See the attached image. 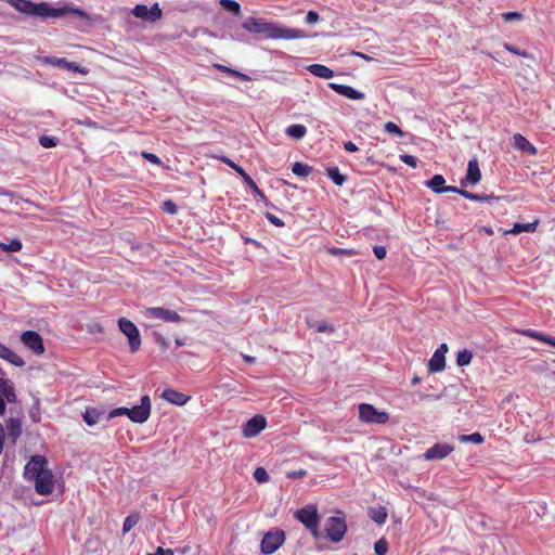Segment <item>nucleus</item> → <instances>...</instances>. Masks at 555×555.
Instances as JSON below:
<instances>
[{"label": "nucleus", "mask_w": 555, "mask_h": 555, "mask_svg": "<svg viewBox=\"0 0 555 555\" xmlns=\"http://www.w3.org/2000/svg\"><path fill=\"white\" fill-rule=\"evenodd\" d=\"M242 28L264 39H301L308 38L309 34L299 28H289L279 23L267 22L264 18L249 17Z\"/></svg>", "instance_id": "1"}, {"label": "nucleus", "mask_w": 555, "mask_h": 555, "mask_svg": "<svg viewBox=\"0 0 555 555\" xmlns=\"http://www.w3.org/2000/svg\"><path fill=\"white\" fill-rule=\"evenodd\" d=\"M8 2L18 12L30 16L57 18L67 14H74L82 18H88L87 13L81 9H73L69 7L53 8L47 2L34 3L29 0H8Z\"/></svg>", "instance_id": "2"}, {"label": "nucleus", "mask_w": 555, "mask_h": 555, "mask_svg": "<svg viewBox=\"0 0 555 555\" xmlns=\"http://www.w3.org/2000/svg\"><path fill=\"white\" fill-rule=\"evenodd\" d=\"M295 518L306 526L315 539L321 538L319 531V514L314 505H306L305 507L295 512Z\"/></svg>", "instance_id": "3"}, {"label": "nucleus", "mask_w": 555, "mask_h": 555, "mask_svg": "<svg viewBox=\"0 0 555 555\" xmlns=\"http://www.w3.org/2000/svg\"><path fill=\"white\" fill-rule=\"evenodd\" d=\"M119 330L128 337L131 352H137L141 347L140 332L137 325L126 318L118 320Z\"/></svg>", "instance_id": "4"}, {"label": "nucleus", "mask_w": 555, "mask_h": 555, "mask_svg": "<svg viewBox=\"0 0 555 555\" xmlns=\"http://www.w3.org/2000/svg\"><path fill=\"white\" fill-rule=\"evenodd\" d=\"M359 418L365 423L386 424L389 421V414L377 411L372 404L361 403L359 404Z\"/></svg>", "instance_id": "5"}, {"label": "nucleus", "mask_w": 555, "mask_h": 555, "mask_svg": "<svg viewBox=\"0 0 555 555\" xmlns=\"http://www.w3.org/2000/svg\"><path fill=\"white\" fill-rule=\"evenodd\" d=\"M347 531V525L341 517H330L325 524V532L328 540L332 542H339L343 540Z\"/></svg>", "instance_id": "6"}, {"label": "nucleus", "mask_w": 555, "mask_h": 555, "mask_svg": "<svg viewBox=\"0 0 555 555\" xmlns=\"http://www.w3.org/2000/svg\"><path fill=\"white\" fill-rule=\"evenodd\" d=\"M48 469L47 459L42 455H34L25 465L23 475L26 480L31 481Z\"/></svg>", "instance_id": "7"}, {"label": "nucleus", "mask_w": 555, "mask_h": 555, "mask_svg": "<svg viewBox=\"0 0 555 555\" xmlns=\"http://www.w3.org/2000/svg\"><path fill=\"white\" fill-rule=\"evenodd\" d=\"M285 533L283 530L269 531L261 540V552L266 555L274 553L284 542Z\"/></svg>", "instance_id": "8"}, {"label": "nucleus", "mask_w": 555, "mask_h": 555, "mask_svg": "<svg viewBox=\"0 0 555 555\" xmlns=\"http://www.w3.org/2000/svg\"><path fill=\"white\" fill-rule=\"evenodd\" d=\"M221 160L227 164L229 167L234 169L240 176L241 180H243L251 190L255 196H257L259 199L263 201L264 203L268 202L264 193L257 186L255 181L251 179V177L238 165H236L233 160L230 158L223 156L221 157Z\"/></svg>", "instance_id": "9"}, {"label": "nucleus", "mask_w": 555, "mask_h": 555, "mask_svg": "<svg viewBox=\"0 0 555 555\" xmlns=\"http://www.w3.org/2000/svg\"><path fill=\"white\" fill-rule=\"evenodd\" d=\"M151 415V399L149 396L141 398V403L129 410V418L134 423H145Z\"/></svg>", "instance_id": "10"}, {"label": "nucleus", "mask_w": 555, "mask_h": 555, "mask_svg": "<svg viewBox=\"0 0 555 555\" xmlns=\"http://www.w3.org/2000/svg\"><path fill=\"white\" fill-rule=\"evenodd\" d=\"M132 14L138 18L154 23L162 18L163 12L158 3H154L151 8L145 4H137L132 9Z\"/></svg>", "instance_id": "11"}, {"label": "nucleus", "mask_w": 555, "mask_h": 555, "mask_svg": "<svg viewBox=\"0 0 555 555\" xmlns=\"http://www.w3.org/2000/svg\"><path fill=\"white\" fill-rule=\"evenodd\" d=\"M35 483V490L40 495H49L54 489V477L50 469L43 472L31 480Z\"/></svg>", "instance_id": "12"}, {"label": "nucleus", "mask_w": 555, "mask_h": 555, "mask_svg": "<svg viewBox=\"0 0 555 555\" xmlns=\"http://www.w3.org/2000/svg\"><path fill=\"white\" fill-rule=\"evenodd\" d=\"M267 426V420L262 415H255L248 420L243 426V436L245 438H254L258 436Z\"/></svg>", "instance_id": "13"}, {"label": "nucleus", "mask_w": 555, "mask_h": 555, "mask_svg": "<svg viewBox=\"0 0 555 555\" xmlns=\"http://www.w3.org/2000/svg\"><path fill=\"white\" fill-rule=\"evenodd\" d=\"M21 340L34 353L41 354L44 351L42 337L35 331H26L22 334Z\"/></svg>", "instance_id": "14"}, {"label": "nucleus", "mask_w": 555, "mask_h": 555, "mask_svg": "<svg viewBox=\"0 0 555 555\" xmlns=\"http://www.w3.org/2000/svg\"><path fill=\"white\" fill-rule=\"evenodd\" d=\"M146 318L160 319L166 322L178 323L182 319L181 317L173 310H169L163 307H152L145 310Z\"/></svg>", "instance_id": "15"}, {"label": "nucleus", "mask_w": 555, "mask_h": 555, "mask_svg": "<svg viewBox=\"0 0 555 555\" xmlns=\"http://www.w3.org/2000/svg\"><path fill=\"white\" fill-rule=\"evenodd\" d=\"M454 447L449 443H435L433 447L426 450L423 454L426 461L442 460L447 457Z\"/></svg>", "instance_id": "16"}, {"label": "nucleus", "mask_w": 555, "mask_h": 555, "mask_svg": "<svg viewBox=\"0 0 555 555\" xmlns=\"http://www.w3.org/2000/svg\"><path fill=\"white\" fill-rule=\"evenodd\" d=\"M481 179V171L477 158L468 162L466 176L461 180V186L465 188L468 184L475 185Z\"/></svg>", "instance_id": "17"}, {"label": "nucleus", "mask_w": 555, "mask_h": 555, "mask_svg": "<svg viewBox=\"0 0 555 555\" xmlns=\"http://www.w3.org/2000/svg\"><path fill=\"white\" fill-rule=\"evenodd\" d=\"M328 87L339 95L346 96L351 100H363L365 98L363 92L358 91L350 86L330 82Z\"/></svg>", "instance_id": "18"}, {"label": "nucleus", "mask_w": 555, "mask_h": 555, "mask_svg": "<svg viewBox=\"0 0 555 555\" xmlns=\"http://www.w3.org/2000/svg\"><path fill=\"white\" fill-rule=\"evenodd\" d=\"M444 183L446 180L442 175H435L430 180L425 182L426 186L437 194L456 191V186H447Z\"/></svg>", "instance_id": "19"}, {"label": "nucleus", "mask_w": 555, "mask_h": 555, "mask_svg": "<svg viewBox=\"0 0 555 555\" xmlns=\"http://www.w3.org/2000/svg\"><path fill=\"white\" fill-rule=\"evenodd\" d=\"M44 62L49 63L53 66L60 67V68L68 69L74 73L87 74V70L85 68H82L79 64H77L75 62H68L66 59H56V57L46 56Z\"/></svg>", "instance_id": "20"}, {"label": "nucleus", "mask_w": 555, "mask_h": 555, "mask_svg": "<svg viewBox=\"0 0 555 555\" xmlns=\"http://www.w3.org/2000/svg\"><path fill=\"white\" fill-rule=\"evenodd\" d=\"M162 398L179 406L184 405L190 400V396H186L171 388L165 389L162 393Z\"/></svg>", "instance_id": "21"}, {"label": "nucleus", "mask_w": 555, "mask_h": 555, "mask_svg": "<svg viewBox=\"0 0 555 555\" xmlns=\"http://www.w3.org/2000/svg\"><path fill=\"white\" fill-rule=\"evenodd\" d=\"M514 147L518 151L526 152L530 155H537V147L531 144L522 134L516 133L513 137Z\"/></svg>", "instance_id": "22"}, {"label": "nucleus", "mask_w": 555, "mask_h": 555, "mask_svg": "<svg viewBox=\"0 0 555 555\" xmlns=\"http://www.w3.org/2000/svg\"><path fill=\"white\" fill-rule=\"evenodd\" d=\"M8 437L15 443L17 438L22 435V422L20 418L10 417L7 421Z\"/></svg>", "instance_id": "23"}, {"label": "nucleus", "mask_w": 555, "mask_h": 555, "mask_svg": "<svg viewBox=\"0 0 555 555\" xmlns=\"http://www.w3.org/2000/svg\"><path fill=\"white\" fill-rule=\"evenodd\" d=\"M446 367V357L440 352H434L428 362V372L437 373L443 371Z\"/></svg>", "instance_id": "24"}, {"label": "nucleus", "mask_w": 555, "mask_h": 555, "mask_svg": "<svg viewBox=\"0 0 555 555\" xmlns=\"http://www.w3.org/2000/svg\"><path fill=\"white\" fill-rule=\"evenodd\" d=\"M307 69L312 75L320 77V78H324V79H330L334 76V72L331 68H328L327 66L322 65V64L309 65Z\"/></svg>", "instance_id": "25"}, {"label": "nucleus", "mask_w": 555, "mask_h": 555, "mask_svg": "<svg viewBox=\"0 0 555 555\" xmlns=\"http://www.w3.org/2000/svg\"><path fill=\"white\" fill-rule=\"evenodd\" d=\"M519 333L524 336H528V337H531L533 339H537V340H540V341H543L550 346H553L555 347V337H552V336H547V335H544L538 331H533V330H522V331H519Z\"/></svg>", "instance_id": "26"}, {"label": "nucleus", "mask_w": 555, "mask_h": 555, "mask_svg": "<svg viewBox=\"0 0 555 555\" xmlns=\"http://www.w3.org/2000/svg\"><path fill=\"white\" fill-rule=\"evenodd\" d=\"M0 350H1L0 358L9 361L11 364H13L15 366H24L25 365V361L18 354H16L11 349H9L8 347L3 346L2 349H0Z\"/></svg>", "instance_id": "27"}, {"label": "nucleus", "mask_w": 555, "mask_h": 555, "mask_svg": "<svg viewBox=\"0 0 555 555\" xmlns=\"http://www.w3.org/2000/svg\"><path fill=\"white\" fill-rule=\"evenodd\" d=\"M285 133L295 140H301L307 133V128L304 125L294 124L285 129Z\"/></svg>", "instance_id": "28"}, {"label": "nucleus", "mask_w": 555, "mask_h": 555, "mask_svg": "<svg viewBox=\"0 0 555 555\" xmlns=\"http://www.w3.org/2000/svg\"><path fill=\"white\" fill-rule=\"evenodd\" d=\"M369 516L372 520H374L376 524L382 525L387 519V511L385 507H371L369 511Z\"/></svg>", "instance_id": "29"}, {"label": "nucleus", "mask_w": 555, "mask_h": 555, "mask_svg": "<svg viewBox=\"0 0 555 555\" xmlns=\"http://www.w3.org/2000/svg\"><path fill=\"white\" fill-rule=\"evenodd\" d=\"M539 224L538 220L529 223H515L513 228L508 231L512 234H519L521 232H534Z\"/></svg>", "instance_id": "30"}, {"label": "nucleus", "mask_w": 555, "mask_h": 555, "mask_svg": "<svg viewBox=\"0 0 555 555\" xmlns=\"http://www.w3.org/2000/svg\"><path fill=\"white\" fill-rule=\"evenodd\" d=\"M214 67L217 68L218 70L224 73V74H228V75H231L233 77H236L241 80H244V81H248L250 80L251 78L246 75V74H243L236 69H233L231 67H228L225 65H221V64H214Z\"/></svg>", "instance_id": "31"}, {"label": "nucleus", "mask_w": 555, "mask_h": 555, "mask_svg": "<svg viewBox=\"0 0 555 555\" xmlns=\"http://www.w3.org/2000/svg\"><path fill=\"white\" fill-rule=\"evenodd\" d=\"M307 324L309 327H315L317 332L319 333L333 334L335 332V327L324 321L315 322L311 319H307Z\"/></svg>", "instance_id": "32"}, {"label": "nucleus", "mask_w": 555, "mask_h": 555, "mask_svg": "<svg viewBox=\"0 0 555 555\" xmlns=\"http://www.w3.org/2000/svg\"><path fill=\"white\" fill-rule=\"evenodd\" d=\"M103 415L102 412H99L96 409H87L86 412L82 414L83 421L89 426H94L99 423L100 417Z\"/></svg>", "instance_id": "33"}, {"label": "nucleus", "mask_w": 555, "mask_h": 555, "mask_svg": "<svg viewBox=\"0 0 555 555\" xmlns=\"http://www.w3.org/2000/svg\"><path fill=\"white\" fill-rule=\"evenodd\" d=\"M221 8L235 16H241V5L234 0H220Z\"/></svg>", "instance_id": "34"}, {"label": "nucleus", "mask_w": 555, "mask_h": 555, "mask_svg": "<svg viewBox=\"0 0 555 555\" xmlns=\"http://www.w3.org/2000/svg\"><path fill=\"white\" fill-rule=\"evenodd\" d=\"M327 176L336 185H343L346 182V176L340 173L337 167L327 168Z\"/></svg>", "instance_id": "35"}, {"label": "nucleus", "mask_w": 555, "mask_h": 555, "mask_svg": "<svg viewBox=\"0 0 555 555\" xmlns=\"http://www.w3.org/2000/svg\"><path fill=\"white\" fill-rule=\"evenodd\" d=\"M292 171L298 177H307L312 172V167L300 162H296L292 167Z\"/></svg>", "instance_id": "36"}, {"label": "nucleus", "mask_w": 555, "mask_h": 555, "mask_svg": "<svg viewBox=\"0 0 555 555\" xmlns=\"http://www.w3.org/2000/svg\"><path fill=\"white\" fill-rule=\"evenodd\" d=\"M472 359L473 353L467 349H463L457 352L456 363L459 366H466L470 363Z\"/></svg>", "instance_id": "37"}, {"label": "nucleus", "mask_w": 555, "mask_h": 555, "mask_svg": "<svg viewBox=\"0 0 555 555\" xmlns=\"http://www.w3.org/2000/svg\"><path fill=\"white\" fill-rule=\"evenodd\" d=\"M139 519L140 517L138 514H130L127 516L122 525V531L129 532L139 522Z\"/></svg>", "instance_id": "38"}, {"label": "nucleus", "mask_w": 555, "mask_h": 555, "mask_svg": "<svg viewBox=\"0 0 555 555\" xmlns=\"http://www.w3.org/2000/svg\"><path fill=\"white\" fill-rule=\"evenodd\" d=\"M459 439L461 442H472L475 444H480L483 442V437L479 433H474L470 435H461Z\"/></svg>", "instance_id": "39"}, {"label": "nucleus", "mask_w": 555, "mask_h": 555, "mask_svg": "<svg viewBox=\"0 0 555 555\" xmlns=\"http://www.w3.org/2000/svg\"><path fill=\"white\" fill-rule=\"evenodd\" d=\"M1 396L4 399V401L7 400L10 403H14L17 401V396L12 384L3 389Z\"/></svg>", "instance_id": "40"}, {"label": "nucleus", "mask_w": 555, "mask_h": 555, "mask_svg": "<svg viewBox=\"0 0 555 555\" xmlns=\"http://www.w3.org/2000/svg\"><path fill=\"white\" fill-rule=\"evenodd\" d=\"M384 128H385V131L389 134L397 135V137L404 135V132L400 129V127L392 121L386 122Z\"/></svg>", "instance_id": "41"}, {"label": "nucleus", "mask_w": 555, "mask_h": 555, "mask_svg": "<svg viewBox=\"0 0 555 555\" xmlns=\"http://www.w3.org/2000/svg\"><path fill=\"white\" fill-rule=\"evenodd\" d=\"M39 144L46 149L54 147L57 144V139L51 135H40Z\"/></svg>", "instance_id": "42"}, {"label": "nucleus", "mask_w": 555, "mask_h": 555, "mask_svg": "<svg viewBox=\"0 0 555 555\" xmlns=\"http://www.w3.org/2000/svg\"><path fill=\"white\" fill-rule=\"evenodd\" d=\"M374 551L377 555H386L388 552V542L386 539L382 538L374 544Z\"/></svg>", "instance_id": "43"}, {"label": "nucleus", "mask_w": 555, "mask_h": 555, "mask_svg": "<svg viewBox=\"0 0 555 555\" xmlns=\"http://www.w3.org/2000/svg\"><path fill=\"white\" fill-rule=\"evenodd\" d=\"M0 247L8 251H20L22 249V242L18 238H14L9 244H0Z\"/></svg>", "instance_id": "44"}, {"label": "nucleus", "mask_w": 555, "mask_h": 555, "mask_svg": "<svg viewBox=\"0 0 555 555\" xmlns=\"http://www.w3.org/2000/svg\"><path fill=\"white\" fill-rule=\"evenodd\" d=\"M254 478L258 482H267L269 480V474L263 467H257L254 472Z\"/></svg>", "instance_id": "45"}, {"label": "nucleus", "mask_w": 555, "mask_h": 555, "mask_svg": "<svg viewBox=\"0 0 555 555\" xmlns=\"http://www.w3.org/2000/svg\"><path fill=\"white\" fill-rule=\"evenodd\" d=\"M503 197L496 196L494 194H486V193H478L477 202H487L489 204H493L502 199Z\"/></svg>", "instance_id": "46"}, {"label": "nucleus", "mask_w": 555, "mask_h": 555, "mask_svg": "<svg viewBox=\"0 0 555 555\" xmlns=\"http://www.w3.org/2000/svg\"><path fill=\"white\" fill-rule=\"evenodd\" d=\"M129 410H130L129 408H125V406L116 408L108 413L106 418L112 420L114 417L122 416V415H127L129 417Z\"/></svg>", "instance_id": "47"}, {"label": "nucleus", "mask_w": 555, "mask_h": 555, "mask_svg": "<svg viewBox=\"0 0 555 555\" xmlns=\"http://www.w3.org/2000/svg\"><path fill=\"white\" fill-rule=\"evenodd\" d=\"M162 208H163V211L170 214V215H175L178 211L177 205L171 199L165 201L163 203Z\"/></svg>", "instance_id": "48"}, {"label": "nucleus", "mask_w": 555, "mask_h": 555, "mask_svg": "<svg viewBox=\"0 0 555 555\" xmlns=\"http://www.w3.org/2000/svg\"><path fill=\"white\" fill-rule=\"evenodd\" d=\"M454 193H457V194L462 195L463 197L474 201V202H477V198H478V193L468 192L463 186L461 189L456 188V191H454Z\"/></svg>", "instance_id": "49"}, {"label": "nucleus", "mask_w": 555, "mask_h": 555, "mask_svg": "<svg viewBox=\"0 0 555 555\" xmlns=\"http://www.w3.org/2000/svg\"><path fill=\"white\" fill-rule=\"evenodd\" d=\"M400 159L404 164H406V165H409V166H411L413 168H415L417 166V158L415 156H413V155L403 154V155H400Z\"/></svg>", "instance_id": "50"}, {"label": "nucleus", "mask_w": 555, "mask_h": 555, "mask_svg": "<svg viewBox=\"0 0 555 555\" xmlns=\"http://www.w3.org/2000/svg\"><path fill=\"white\" fill-rule=\"evenodd\" d=\"M266 217L275 227L282 228L285 225L284 221L273 214L267 212Z\"/></svg>", "instance_id": "51"}, {"label": "nucleus", "mask_w": 555, "mask_h": 555, "mask_svg": "<svg viewBox=\"0 0 555 555\" xmlns=\"http://www.w3.org/2000/svg\"><path fill=\"white\" fill-rule=\"evenodd\" d=\"M142 157L146 160H149L150 163L152 164H155V165H160L162 162L159 159V157L153 153H149V152H142Z\"/></svg>", "instance_id": "52"}, {"label": "nucleus", "mask_w": 555, "mask_h": 555, "mask_svg": "<svg viewBox=\"0 0 555 555\" xmlns=\"http://www.w3.org/2000/svg\"><path fill=\"white\" fill-rule=\"evenodd\" d=\"M503 20L505 22H512V21H519L522 18V15L518 12H506L502 15Z\"/></svg>", "instance_id": "53"}, {"label": "nucleus", "mask_w": 555, "mask_h": 555, "mask_svg": "<svg viewBox=\"0 0 555 555\" xmlns=\"http://www.w3.org/2000/svg\"><path fill=\"white\" fill-rule=\"evenodd\" d=\"M505 49L508 52H511L513 54H516V55H520V56H525V57H527L529 55L526 51H522L519 48H517L515 46H512V44H508V43L505 44Z\"/></svg>", "instance_id": "54"}, {"label": "nucleus", "mask_w": 555, "mask_h": 555, "mask_svg": "<svg viewBox=\"0 0 555 555\" xmlns=\"http://www.w3.org/2000/svg\"><path fill=\"white\" fill-rule=\"evenodd\" d=\"M319 20H320V15L315 11H309L305 18L306 23L310 24V25L318 23Z\"/></svg>", "instance_id": "55"}, {"label": "nucleus", "mask_w": 555, "mask_h": 555, "mask_svg": "<svg viewBox=\"0 0 555 555\" xmlns=\"http://www.w3.org/2000/svg\"><path fill=\"white\" fill-rule=\"evenodd\" d=\"M374 255L377 259L382 260L386 257L387 250L385 246L377 245L373 248Z\"/></svg>", "instance_id": "56"}, {"label": "nucleus", "mask_w": 555, "mask_h": 555, "mask_svg": "<svg viewBox=\"0 0 555 555\" xmlns=\"http://www.w3.org/2000/svg\"><path fill=\"white\" fill-rule=\"evenodd\" d=\"M155 341L163 349H167L168 346H169V341L164 336H162L160 334H155Z\"/></svg>", "instance_id": "57"}, {"label": "nucleus", "mask_w": 555, "mask_h": 555, "mask_svg": "<svg viewBox=\"0 0 555 555\" xmlns=\"http://www.w3.org/2000/svg\"><path fill=\"white\" fill-rule=\"evenodd\" d=\"M307 475L305 469L293 470L287 474V477L291 479H299Z\"/></svg>", "instance_id": "58"}, {"label": "nucleus", "mask_w": 555, "mask_h": 555, "mask_svg": "<svg viewBox=\"0 0 555 555\" xmlns=\"http://www.w3.org/2000/svg\"><path fill=\"white\" fill-rule=\"evenodd\" d=\"M147 555H173V551L171 548H163V547H157L156 552L155 553H150Z\"/></svg>", "instance_id": "59"}, {"label": "nucleus", "mask_w": 555, "mask_h": 555, "mask_svg": "<svg viewBox=\"0 0 555 555\" xmlns=\"http://www.w3.org/2000/svg\"><path fill=\"white\" fill-rule=\"evenodd\" d=\"M4 439H5V431H4L2 424L0 423V454L3 451Z\"/></svg>", "instance_id": "60"}, {"label": "nucleus", "mask_w": 555, "mask_h": 555, "mask_svg": "<svg viewBox=\"0 0 555 555\" xmlns=\"http://www.w3.org/2000/svg\"><path fill=\"white\" fill-rule=\"evenodd\" d=\"M344 147L348 152H356V151H358V146L353 142H351V141L345 142L344 143Z\"/></svg>", "instance_id": "61"}, {"label": "nucleus", "mask_w": 555, "mask_h": 555, "mask_svg": "<svg viewBox=\"0 0 555 555\" xmlns=\"http://www.w3.org/2000/svg\"><path fill=\"white\" fill-rule=\"evenodd\" d=\"M435 352H440L446 357V353L448 352V345L446 343L441 344Z\"/></svg>", "instance_id": "62"}, {"label": "nucleus", "mask_w": 555, "mask_h": 555, "mask_svg": "<svg viewBox=\"0 0 555 555\" xmlns=\"http://www.w3.org/2000/svg\"><path fill=\"white\" fill-rule=\"evenodd\" d=\"M9 385H11L10 380L0 377V393H2L3 389Z\"/></svg>", "instance_id": "63"}, {"label": "nucleus", "mask_w": 555, "mask_h": 555, "mask_svg": "<svg viewBox=\"0 0 555 555\" xmlns=\"http://www.w3.org/2000/svg\"><path fill=\"white\" fill-rule=\"evenodd\" d=\"M243 359L247 362V363H254L255 362V358L254 357H250V356H247V354H243Z\"/></svg>", "instance_id": "64"}]
</instances>
